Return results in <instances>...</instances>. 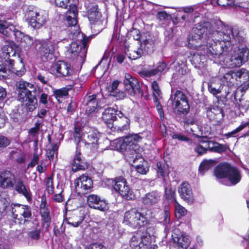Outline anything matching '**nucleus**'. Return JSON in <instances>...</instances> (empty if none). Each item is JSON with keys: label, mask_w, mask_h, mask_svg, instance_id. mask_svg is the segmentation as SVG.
<instances>
[{"label": "nucleus", "mask_w": 249, "mask_h": 249, "mask_svg": "<svg viewBox=\"0 0 249 249\" xmlns=\"http://www.w3.org/2000/svg\"><path fill=\"white\" fill-rule=\"evenodd\" d=\"M244 42L240 28L225 25L221 21L196 24L188 38L189 47L197 50L193 61L199 67L204 64L205 54L227 68L240 67L249 59V50Z\"/></svg>", "instance_id": "1"}, {"label": "nucleus", "mask_w": 249, "mask_h": 249, "mask_svg": "<svg viewBox=\"0 0 249 249\" xmlns=\"http://www.w3.org/2000/svg\"><path fill=\"white\" fill-rule=\"evenodd\" d=\"M0 33L7 37H12L14 36L16 41L24 48H29L35 43V49L43 61L53 59L59 42L58 40L51 39L37 40L34 42L32 37L24 35L19 30L18 26L8 21L0 20Z\"/></svg>", "instance_id": "2"}, {"label": "nucleus", "mask_w": 249, "mask_h": 249, "mask_svg": "<svg viewBox=\"0 0 249 249\" xmlns=\"http://www.w3.org/2000/svg\"><path fill=\"white\" fill-rule=\"evenodd\" d=\"M16 87L18 100L26 107L28 111H33L37 106V99L30 90L35 89L34 85L21 80L17 83Z\"/></svg>", "instance_id": "3"}, {"label": "nucleus", "mask_w": 249, "mask_h": 249, "mask_svg": "<svg viewBox=\"0 0 249 249\" xmlns=\"http://www.w3.org/2000/svg\"><path fill=\"white\" fill-rule=\"evenodd\" d=\"M74 140L79 143V147L82 144L87 145V147L92 151L99 150L102 151L103 148H100V143L98 142L100 137L99 133L95 130L83 132L80 128L75 127V131L73 133Z\"/></svg>", "instance_id": "4"}, {"label": "nucleus", "mask_w": 249, "mask_h": 249, "mask_svg": "<svg viewBox=\"0 0 249 249\" xmlns=\"http://www.w3.org/2000/svg\"><path fill=\"white\" fill-rule=\"evenodd\" d=\"M141 140L142 137L139 134H132L124 138H120L113 141L111 143V146L114 149L121 152L129 151L131 152L133 158L139 148L138 143Z\"/></svg>", "instance_id": "5"}, {"label": "nucleus", "mask_w": 249, "mask_h": 249, "mask_svg": "<svg viewBox=\"0 0 249 249\" xmlns=\"http://www.w3.org/2000/svg\"><path fill=\"white\" fill-rule=\"evenodd\" d=\"M117 116L119 117V120H118V125L117 131L123 132L128 130L130 127V120L128 117L125 116L121 111L113 108L107 107L103 112L102 118L106 124L110 125L116 120Z\"/></svg>", "instance_id": "6"}, {"label": "nucleus", "mask_w": 249, "mask_h": 249, "mask_svg": "<svg viewBox=\"0 0 249 249\" xmlns=\"http://www.w3.org/2000/svg\"><path fill=\"white\" fill-rule=\"evenodd\" d=\"M82 40L72 42L67 51L68 57L73 59H76V61L80 64L84 62L88 49V43L89 40V38L82 37Z\"/></svg>", "instance_id": "7"}, {"label": "nucleus", "mask_w": 249, "mask_h": 249, "mask_svg": "<svg viewBox=\"0 0 249 249\" xmlns=\"http://www.w3.org/2000/svg\"><path fill=\"white\" fill-rule=\"evenodd\" d=\"M167 105L172 109L176 110L180 115L187 113L190 109L188 100L186 95L179 90H172L170 97L167 102Z\"/></svg>", "instance_id": "8"}, {"label": "nucleus", "mask_w": 249, "mask_h": 249, "mask_svg": "<svg viewBox=\"0 0 249 249\" xmlns=\"http://www.w3.org/2000/svg\"><path fill=\"white\" fill-rule=\"evenodd\" d=\"M214 174L218 178H227L232 185L239 182L241 177L238 169L228 164H221L217 166L214 170Z\"/></svg>", "instance_id": "9"}, {"label": "nucleus", "mask_w": 249, "mask_h": 249, "mask_svg": "<svg viewBox=\"0 0 249 249\" xmlns=\"http://www.w3.org/2000/svg\"><path fill=\"white\" fill-rule=\"evenodd\" d=\"M149 217L147 213L132 209L125 213L123 223L133 228H139L146 225Z\"/></svg>", "instance_id": "10"}, {"label": "nucleus", "mask_w": 249, "mask_h": 249, "mask_svg": "<svg viewBox=\"0 0 249 249\" xmlns=\"http://www.w3.org/2000/svg\"><path fill=\"white\" fill-rule=\"evenodd\" d=\"M88 18L91 25V28L96 31H101L107 26V18L102 17L98 6L95 4L89 6Z\"/></svg>", "instance_id": "11"}, {"label": "nucleus", "mask_w": 249, "mask_h": 249, "mask_svg": "<svg viewBox=\"0 0 249 249\" xmlns=\"http://www.w3.org/2000/svg\"><path fill=\"white\" fill-rule=\"evenodd\" d=\"M113 188L120 196L127 200H132L135 198L134 192L130 189L126 180L122 177L115 179Z\"/></svg>", "instance_id": "12"}, {"label": "nucleus", "mask_w": 249, "mask_h": 249, "mask_svg": "<svg viewBox=\"0 0 249 249\" xmlns=\"http://www.w3.org/2000/svg\"><path fill=\"white\" fill-rule=\"evenodd\" d=\"M150 235L141 231L135 233L131 237L129 245L132 249H144L149 244Z\"/></svg>", "instance_id": "13"}, {"label": "nucleus", "mask_w": 249, "mask_h": 249, "mask_svg": "<svg viewBox=\"0 0 249 249\" xmlns=\"http://www.w3.org/2000/svg\"><path fill=\"white\" fill-rule=\"evenodd\" d=\"M28 17L30 19V25L34 29L40 28L48 19V14L44 11H31L29 12Z\"/></svg>", "instance_id": "14"}, {"label": "nucleus", "mask_w": 249, "mask_h": 249, "mask_svg": "<svg viewBox=\"0 0 249 249\" xmlns=\"http://www.w3.org/2000/svg\"><path fill=\"white\" fill-rule=\"evenodd\" d=\"M50 70L59 77L70 76L73 72L71 65L64 61H58L53 64L51 66Z\"/></svg>", "instance_id": "15"}, {"label": "nucleus", "mask_w": 249, "mask_h": 249, "mask_svg": "<svg viewBox=\"0 0 249 249\" xmlns=\"http://www.w3.org/2000/svg\"><path fill=\"white\" fill-rule=\"evenodd\" d=\"M174 245L178 248L186 249L190 245L191 240L188 235L175 229L172 234Z\"/></svg>", "instance_id": "16"}, {"label": "nucleus", "mask_w": 249, "mask_h": 249, "mask_svg": "<svg viewBox=\"0 0 249 249\" xmlns=\"http://www.w3.org/2000/svg\"><path fill=\"white\" fill-rule=\"evenodd\" d=\"M74 184L76 191L79 193L85 194L92 187L93 182L90 178L82 175L75 180Z\"/></svg>", "instance_id": "17"}, {"label": "nucleus", "mask_w": 249, "mask_h": 249, "mask_svg": "<svg viewBox=\"0 0 249 249\" xmlns=\"http://www.w3.org/2000/svg\"><path fill=\"white\" fill-rule=\"evenodd\" d=\"M87 201L88 206L94 209L100 211L105 212L108 210L109 207L108 203L104 199H101L96 195L91 194L87 196Z\"/></svg>", "instance_id": "18"}, {"label": "nucleus", "mask_w": 249, "mask_h": 249, "mask_svg": "<svg viewBox=\"0 0 249 249\" xmlns=\"http://www.w3.org/2000/svg\"><path fill=\"white\" fill-rule=\"evenodd\" d=\"M124 84L125 90L130 95L134 96L140 92V85L139 81L128 73L125 74Z\"/></svg>", "instance_id": "19"}, {"label": "nucleus", "mask_w": 249, "mask_h": 249, "mask_svg": "<svg viewBox=\"0 0 249 249\" xmlns=\"http://www.w3.org/2000/svg\"><path fill=\"white\" fill-rule=\"evenodd\" d=\"M16 48V45L14 43L4 45L1 48L0 58L2 61H4L5 65H7L10 60H14L12 58L17 56Z\"/></svg>", "instance_id": "20"}, {"label": "nucleus", "mask_w": 249, "mask_h": 249, "mask_svg": "<svg viewBox=\"0 0 249 249\" xmlns=\"http://www.w3.org/2000/svg\"><path fill=\"white\" fill-rule=\"evenodd\" d=\"M15 176L9 171H4L0 173V187L3 188H11L14 186Z\"/></svg>", "instance_id": "21"}, {"label": "nucleus", "mask_w": 249, "mask_h": 249, "mask_svg": "<svg viewBox=\"0 0 249 249\" xmlns=\"http://www.w3.org/2000/svg\"><path fill=\"white\" fill-rule=\"evenodd\" d=\"M219 77L223 83H227L228 86H231L236 81L235 71L230 70L227 67L219 69Z\"/></svg>", "instance_id": "22"}, {"label": "nucleus", "mask_w": 249, "mask_h": 249, "mask_svg": "<svg viewBox=\"0 0 249 249\" xmlns=\"http://www.w3.org/2000/svg\"><path fill=\"white\" fill-rule=\"evenodd\" d=\"M178 193L182 199L190 202L193 201V192L189 184L186 182H182L178 188Z\"/></svg>", "instance_id": "23"}, {"label": "nucleus", "mask_w": 249, "mask_h": 249, "mask_svg": "<svg viewBox=\"0 0 249 249\" xmlns=\"http://www.w3.org/2000/svg\"><path fill=\"white\" fill-rule=\"evenodd\" d=\"M77 14L78 12L76 5L75 4H71L65 15L67 24L69 26L75 27L77 23Z\"/></svg>", "instance_id": "24"}, {"label": "nucleus", "mask_w": 249, "mask_h": 249, "mask_svg": "<svg viewBox=\"0 0 249 249\" xmlns=\"http://www.w3.org/2000/svg\"><path fill=\"white\" fill-rule=\"evenodd\" d=\"M160 199V195L157 191L148 193L142 198V203L147 206H151L157 204Z\"/></svg>", "instance_id": "25"}, {"label": "nucleus", "mask_w": 249, "mask_h": 249, "mask_svg": "<svg viewBox=\"0 0 249 249\" xmlns=\"http://www.w3.org/2000/svg\"><path fill=\"white\" fill-rule=\"evenodd\" d=\"M12 213L14 218L17 219L19 215L23 216L24 218H29L31 216L30 208L28 205H17L16 207L13 209Z\"/></svg>", "instance_id": "26"}, {"label": "nucleus", "mask_w": 249, "mask_h": 249, "mask_svg": "<svg viewBox=\"0 0 249 249\" xmlns=\"http://www.w3.org/2000/svg\"><path fill=\"white\" fill-rule=\"evenodd\" d=\"M18 57L20 61L19 63V66H14V60H10L9 62H8L7 64L8 66V71L15 73L18 76H21L23 75L25 72V69L24 65L22 63V60L19 58V54L17 53Z\"/></svg>", "instance_id": "27"}, {"label": "nucleus", "mask_w": 249, "mask_h": 249, "mask_svg": "<svg viewBox=\"0 0 249 249\" xmlns=\"http://www.w3.org/2000/svg\"><path fill=\"white\" fill-rule=\"evenodd\" d=\"M143 48L141 47L139 44L137 47H129L126 51L125 54L130 59L135 60L140 58L142 55L144 54Z\"/></svg>", "instance_id": "28"}, {"label": "nucleus", "mask_w": 249, "mask_h": 249, "mask_svg": "<svg viewBox=\"0 0 249 249\" xmlns=\"http://www.w3.org/2000/svg\"><path fill=\"white\" fill-rule=\"evenodd\" d=\"M15 189L19 194H22L28 201L31 199L30 191L29 187L26 186L23 183L21 178H18L15 180Z\"/></svg>", "instance_id": "29"}, {"label": "nucleus", "mask_w": 249, "mask_h": 249, "mask_svg": "<svg viewBox=\"0 0 249 249\" xmlns=\"http://www.w3.org/2000/svg\"><path fill=\"white\" fill-rule=\"evenodd\" d=\"M207 115L211 120L220 119L223 116L222 109L216 106L209 108L207 111Z\"/></svg>", "instance_id": "30"}, {"label": "nucleus", "mask_w": 249, "mask_h": 249, "mask_svg": "<svg viewBox=\"0 0 249 249\" xmlns=\"http://www.w3.org/2000/svg\"><path fill=\"white\" fill-rule=\"evenodd\" d=\"M154 44V37L150 35L146 36L145 38L142 39V43L140 44L145 53H150L152 50Z\"/></svg>", "instance_id": "31"}, {"label": "nucleus", "mask_w": 249, "mask_h": 249, "mask_svg": "<svg viewBox=\"0 0 249 249\" xmlns=\"http://www.w3.org/2000/svg\"><path fill=\"white\" fill-rule=\"evenodd\" d=\"M133 163H136V161L140 160L141 164L134 165L136 171L141 174H146L149 170L148 167L147 165V163L144 161L143 159L140 156L135 155V158H132Z\"/></svg>", "instance_id": "32"}, {"label": "nucleus", "mask_w": 249, "mask_h": 249, "mask_svg": "<svg viewBox=\"0 0 249 249\" xmlns=\"http://www.w3.org/2000/svg\"><path fill=\"white\" fill-rule=\"evenodd\" d=\"M97 106L98 104L96 95H92L87 97L86 111L88 114L89 115L91 113L94 112L97 109Z\"/></svg>", "instance_id": "33"}, {"label": "nucleus", "mask_w": 249, "mask_h": 249, "mask_svg": "<svg viewBox=\"0 0 249 249\" xmlns=\"http://www.w3.org/2000/svg\"><path fill=\"white\" fill-rule=\"evenodd\" d=\"M166 67V65L164 62H159L157 64L156 68L150 70H143L142 74L147 77H150L159 74L162 72Z\"/></svg>", "instance_id": "34"}, {"label": "nucleus", "mask_w": 249, "mask_h": 249, "mask_svg": "<svg viewBox=\"0 0 249 249\" xmlns=\"http://www.w3.org/2000/svg\"><path fill=\"white\" fill-rule=\"evenodd\" d=\"M40 214L44 225L48 228L50 225L51 218L50 216V212L46 208L45 204L41 203L40 205Z\"/></svg>", "instance_id": "35"}, {"label": "nucleus", "mask_w": 249, "mask_h": 249, "mask_svg": "<svg viewBox=\"0 0 249 249\" xmlns=\"http://www.w3.org/2000/svg\"><path fill=\"white\" fill-rule=\"evenodd\" d=\"M216 164V161L213 160H204L200 163L199 167V173L203 175L208 170L212 168Z\"/></svg>", "instance_id": "36"}, {"label": "nucleus", "mask_w": 249, "mask_h": 249, "mask_svg": "<svg viewBox=\"0 0 249 249\" xmlns=\"http://www.w3.org/2000/svg\"><path fill=\"white\" fill-rule=\"evenodd\" d=\"M236 81H239L240 83H245L249 80V71L245 69H241L236 71Z\"/></svg>", "instance_id": "37"}, {"label": "nucleus", "mask_w": 249, "mask_h": 249, "mask_svg": "<svg viewBox=\"0 0 249 249\" xmlns=\"http://www.w3.org/2000/svg\"><path fill=\"white\" fill-rule=\"evenodd\" d=\"M208 149L210 151L218 153H221L224 152L226 149V147L224 145L210 141H208Z\"/></svg>", "instance_id": "38"}, {"label": "nucleus", "mask_w": 249, "mask_h": 249, "mask_svg": "<svg viewBox=\"0 0 249 249\" xmlns=\"http://www.w3.org/2000/svg\"><path fill=\"white\" fill-rule=\"evenodd\" d=\"M208 141L202 139L199 141V143L195 148V151L198 155H202L205 153L208 149Z\"/></svg>", "instance_id": "39"}, {"label": "nucleus", "mask_w": 249, "mask_h": 249, "mask_svg": "<svg viewBox=\"0 0 249 249\" xmlns=\"http://www.w3.org/2000/svg\"><path fill=\"white\" fill-rule=\"evenodd\" d=\"M36 78L42 84L50 86L49 84L50 79V75L48 72L42 71L41 72H38L36 74Z\"/></svg>", "instance_id": "40"}, {"label": "nucleus", "mask_w": 249, "mask_h": 249, "mask_svg": "<svg viewBox=\"0 0 249 249\" xmlns=\"http://www.w3.org/2000/svg\"><path fill=\"white\" fill-rule=\"evenodd\" d=\"M165 198L168 201V202H172L173 200L175 201V200H176L175 199L176 191L175 189H173L170 186L165 187Z\"/></svg>", "instance_id": "41"}, {"label": "nucleus", "mask_w": 249, "mask_h": 249, "mask_svg": "<svg viewBox=\"0 0 249 249\" xmlns=\"http://www.w3.org/2000/svg\"><path fill=\"white\" fill-rule=\"evenodd\" d=\"M156 169L157 170V174L162 177H164L165 174H167L168 173L167 166L165 165V163L161 162H157Z\"/></svg>", "instance_id": "42"}, {"label": "nucleus", "mask_w": 249, "mask_h": 249, "mask_svg": "<svg viewBox=\"0 0 249 249\" xmlns=\"http://www.w3.org/2000/svg\"><path fill=\"white\" fill-rule=\"evenodd\" d=\"M175 214L176 216L180 218L181 216L186 214L187 211L186 209L181 206L177 200H175Z\"/></svg>", "instance_id": "43"}, {"label": "nucleus", "mask_w": 249, "mask_h": 249, "mask_svg": "<svg viewBox=\"0 0 249 249\" xmlns=\"http://www.w3.org/2000/svg\"><path fill=\"white\" fill-rule=\"evenodd\" d=\"M197 126L196 121L194 118L188 119L184 123V126L187 131L189 132V129L193 134L195 132L194 130L195 126Z\"/></svg>", "instance_id": "44"}, {"label": "nucleus", "mask_w": 249, "mask_h": 249, "mask_svg": "<svg viewBox=\"0 0 249 249\" xmlns=\"http://www.w3.org/2000/svg\"><path fill=\"white\" fill-rule=\"evenodd\" d=\"M86 166L84 160H78L75 161L73 160L72 163V170L73 172H76L79 170L84 169Z\"/></svg>", "instance_id": "45"}, {"label": "nucleus", "mask_w": 249, "mask_h": 249, "mask_svg": "<svg viewBox=\"0 0 249 249\" xmlns=\"http://www.w3.org/2000/svg\"><path fill=\"white\" fill-rule=\"evenodd\" d=\"M58 148V145L55 144L52 146L51 148L47 149L46 155L50 160H52L53 159L54 154H57Z\"/></svg>", "instance_id": "46"}, {"label": "nucleus", "mask_w": 249, "mask_h": 249, "mask_svg": "<svg viewBox=\"0 0 249 249\" xmlns=\"http://www.w3.org/2000/svg\"><path fill=\"white\" fill-rule=\"evenodd\" d=\"M46 190L48 194H53L54 193L53 177H49L46 179Z\"/></svg>", "instance_id": "47"}, {"label": "nucleus", "mask_w": 249, "mask_h": 249, "mask_svg": "<svg viewBox=\"0 0 249 249\" xmlns=\"http://www.w3.org/2000/svg\"><path fill=\"white\" fill-rule=\"evenodd\" d=\"M248 126H249V120L246 122H242L241 124L238 127L231 132V135H233L232 137H236V134L238 132L242 131L243 129Z\"/></svg>", "instance_id": "48"}, {"label": "nucleus", "mask_w": 249, "mask_h": 249, "mask_svg": "<svg viewBox=\"0 0 249 249\" xmlns=\"http://www.w3.org/2000/svg\"><path fill=\"white\" fill-rule=\"evenodd\" d=\"M152 89L154 91L153 92V96L154 97V98L157 97L158 99V98L160 97L161 93L160 90V89L159 85L156 81H154L152 83Z\"/></svg>", "instance_id": "49"}, {"label": "nucleus", "mask_w": 249, "mask_h": 249, "mask_svg": "<svg viewBox=\"0 0 249 249\" xmlns=\"http://www.w3.org/2000/svg\"><path fill=\"white\" fill-rule=\"evenodd\" d=\"M8 71V66L5 64V62L0 61V76H5Z\"/></svg>", "instance_id": "50"}, {"label": "nucleus", "mask_w": 249, "mask_h": 249, "mask_svg": "<svg viewBox=\"0 0 249 249\" xmlns=\"http://www.w3.org/2000/svg\"><path fill=\"white\" fill-rule=\"evenodd\" d=\"M48 92L47 93L43 92L41 90L40 91L39 96V103L44 105H46L48 103Z\"/></svg>", "instance_id": "51"}, {"label": "nucleus", "mask_w": 249, "mask_h": 249, "mask_svg": "<svg viewBox=\"0 0 249 249\" xmlns=\"http://www.w3.org/2000/svg\"><path fill=\"white\" fill-rule=\"evenodd\" d=\"M56 98H62L68 95V91L65 89H61L54 91Z\"/></svg>", "instance_id": "52"}, {"label": "nucleus", "mask_w": 249, "mask_h": 249, "mask_svg": "<svg viewBox=\"0 0 249 249\" xmlns=\"http://www.w3.org/2000/svg\"><path fill=\"white\" fill-rule=\"evenodd\" d=\"M71 0H55V4L59 7L67 8Z\"/></svg>", "instance_id": "53"}, {"label": "nucleus", "mask_w": 249, "mask_h": 249, "mask_svg": "<svg viewBox=\"0 0 249 249\" xmlns=\"http://www.w3.org/2000/svg\"><path fill=\"white\" fill-rule=\"evenodd\" d=\"M173 139H178L180 141L188 142L191 144V142L188 138L181 134H174L172 136Z\"/></svg>", "instance_id": "54"}, {"label": "nucleus", "mask_w": 249, "mask_h": 249, "mask_svg": "<svg viewBox=\"0 0 249 249\" xmlns=\"http://www.w3.org/2000/svg\"><path fill=\"white\" fill-rule=\"evenodd\" d=\"M119 84V82L118 81H114L112 82L111 85L109 86L108 88L109 91L110 92V94L113 93L117 90H119L117 88Z\"/></svg>", "instance_id": "55"}, {"label": "nucleus", "mask_w": 249, "mask_h": 249, "mask_svg": "<svg viewBox=\"0 0 249 249\" xmlns=\"http://www.w3.org/2000/svg\"><path fill=\"white\" fill-rule=\"evenodd\" d=\"M10 144L9 140L0 134V147H6L8 146Z\"/></svg>", "instance_id": "56"}, {"label": "nucleus", "mask_w": 249, "mask_h": 249, "mask_svg": "<svg viewBox=\"0 0 249 249\" xmlns=\"http://www.w3.org/2000/svg\"><path fill=\"white\" fill-rule=\"evenodd\" d=\"M111 95L114 96L117 100H122L125 96V93L120 90H118L115 92H114V93H112Z\"/></svg>", "instance_id": "57"}, {"label": "nucleus", "mask_w": 249, "mask_h": 249, "mask_svg": "<svg viewBox=\"0 0 249 249\" xmlns=\"http://www.w3.org/2000/svg\"><path fill=\"white\" fill-rule=\"evenodd\" d=\"M181 19L182 20L187 22H194L193 19V16L192 14H185L181 17Z\"/></svg>", "instance_id": "58"}, {"label": "nucleus", "mask_w": 249, "mask_h": 249, "mask_svg": "<svg viewBox=\"0 0 249 249\" xmlns=\"http://www.w3.org/2000/svg\"><path fill=\"white\" fill-rule=\"evenodd\" d=\"M170 221V213L168 211L165 210L164 213V219L162 221L163 225L166 226L165 229L167 228V225L169 224Z\"/></svg>", "instance_id": "59"}, {"label": "nucleus", "mask_w": 249, "mask_h": 249, "mask_svg": "<svg viewBox=\"0 0 249 249\" xmlns=\"http://www.w3.org/2000/svg\"><path fill=\"white\" fill-rule=\"evenodd\" d=\"M197 6L196 5L191 6L188 7H182L181 11L184 12L186 14H192L194 11L195 9H196Z\"/></svg>", "instance_id": "60"}, {"label": "nucleus", "mask_w": 249, "mask_h": 249, "mask_svg": "<svg viewBox=\"0 0 249 249\" xmlns=\"http://www.w3.org/2000/svg\"><path fill=\"white\" fill-rule=\"evenodd\" d=\"M39 156L37 154H34L31 161L28 165V167H34L38 162Z\"/></svg>", "instance_id": "61"}, {"label": "nucleus", "mask_w": 249, "mask_h": 249, "mask_svg": "<svg viewBox=\"0 0 249 249\" xmlns=\"http://www.w3.org/2000/svg\"><path fill=\"white\" fill-rule=\"evenodd\" d=\"M154 102H155V105L156 106L157 109L158 111V113L160 114V116L161 117L162 115L163 114V112L161 106L158 101V99L157 97L154 98Z\"/></svg>", "instance_id": "62"}, {"label": "nucleus", "mask_w": 249, "mask_h": 249, "mask_svg": "<svg viewBox=\"0 0 249 249\" xmlns=\"http://www.w3.org/2000/svg\"><path fill=\"white\" fill-rule=\"evenodd\" d=\"M29 236L33 239L38 240L40 236V231L39 230H35L31 231L29 233Z\"/></svg>", "instance_id": "63"}, {"label": "nucleus", "mask_w": 249, "mask_h": 249, "mask_svg": "<svg viewBox=\"0 0 249 249\" xmlns=\"http://www.w3.org/2000/svg\"><path fill=\"white\" fill-rule=\"evenodd\" d=\"M168 14L164 11L159 12L157 15L158 18L160 20H165L168 18Z\"/></svg>", "instance_id": "64"}]
</instances>
